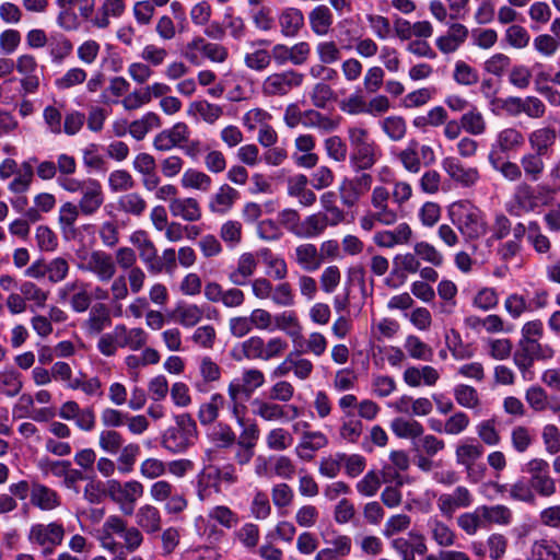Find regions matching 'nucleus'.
I'll use <instances>...</instances> for the list:
<instances>
[{
    "label": "nucleus",
    "mask_w": 560,
    "mask_h": 560,
    "mask_svg": "<svg viewBox=\"0 0 560 560\" xmlns=\"http://www.w3.org/2000/svg\"><path fill=\"white\" fill-rule=\"evenodd\" d=\"M447 214L453 225L467 242L477 241L489 231L486 212L468 200L451 203Z\"/></svg>",
    "instance_id": "nucleus-1"
},
{
    "label": "nucleus",
    "mask_w": 560,
    "mask_h": 560,
    "mask_svg": "<svg viewBox=\"0 0 560 560\" xmlns=\"http://www.w3.org/2000/svg\"><path fill=\"white\" fill-rule=\"evenodd\" d=\"M350 144V164L354 171L370 170L381 158L382 152L366 128L351 126L347 130Z\"/></svg>",
    "instance_id": "nucleus-2"
},
{
    "label": "nucleus",
    "mask_w": 560,
    "mask_h": 560,
    "mask_svg": "<svg viewBox=\"0 0 560 560\" xmlns=\"http://www.w3.org/2000/svg\"><path fill=\"white\" fill-rule=\"evenodd\" d=\"M197 439V425L195 420L187 413L175 417V425L170 427L162 435V446L173 453H184L194 445Z\"/></svg>",
    "instance_id": "nucleus-3"
},
{
    "label": "nucleus",
    "mask_w": 560,
    "mask_h": 560,
    "mask_svg": "<svg viewBox=\"0 0 560 560\" xmlns=\"http://www.w3.org/2000/svg\"><path fill=\"white\" fill-rule=\"evenodd\" d=\"M65 534V527L59 522L35 523L30 527L27 540L33 548L48 556L62 544Z\"/></svg>",
    "instance_id": "nucleus-4"
},
{
    "label": "nucleus",
    "mask_w": 560,
    "mask_h": 560,
    "mask_svg": "<svg viewBox=\"0 0 560 560\" xmlns=\"http://www.w3.org/2000/svg\"><path fill=\"white\" fill-rule=\"evenodd\" d=\"M107 490L112 500L119 505L120 511L126 515L133 513L136 502L144 493V487L138 480L120 482L112 479L107 482Z\"/></svg>",
    "instance_id": "nucleus-5"
},
{
    "label": "nucleus",
    "mask_w": 560,
    "mask_h": 560,
    "mask_svg": "<svg viewBox=\"0 0 560 560\" xmlns=\"http://www.w3.org/2000/svg\"><path fill=\"white\" fill-rule=\"evenodd\" d=\"M522 471L529 475L528 482L539 495L551 497L556 493V481L550 476V466L546 459L532 458L522 466Z\"/></svg>",
    "instance_id": "nucleus-6"
},
{
    "label": "nucleus",
    "mask_w": 560,
    "mask_h": 560,
    "mask_svg": "<svg viewBox=\"0 0 560 560\" xmlns=\"http://www.w3.org/2000/svg\"><path fill=\"white\" fill-rule=\"evenodd\" d=\"M303 82V73L294 69H287L267 75L261 84V93L268 97L285 96L292 90L300 88Z\"/></svg>",
    "instance_id": "nucleus-7"
},
{
    "label": "nucleus",
    "mask_w": 560,
    "mask_h": 560,
    "mask_svg": "<svg viewBox=\"0 0 560 560\" xmlns=\"http://www.w3.org/2000/svg\"><path fill=\"white\" fill-rule=\"evenodd\" d=\"M57 298L61 303H68L74 313L86 312L93 301L90 283L81 279L66 282L57 290Z\"/></svg>",
    "instance_id": "nucleus-8"
},
{
    "label": "nucleus",
    "mask_w": 560,
    "mask_h": 560,
    "mask_svg": "<svg viewBox=\"0 0 560 560\" xmlns=\"http://www.w3.org/2000/svg\"><path fill=\"white\" fill-rule=\"evenodd\" d=\"M325 547L319 549L314 560H347L352 552V538L337 529L322 534Z\"/></svg>",
    "instance_id": "nucleus-9"
},
{
    "label": "nucleus",
    "mask_w": 560,
    "mask_h": 560,
    "mask_svg": "<svg viewBox=\"0 0 560 560\" xmlns=\"http://www.w3.org/2000/svg\"><path fill=\"white\" fill-rule=\"evenodd\" d=\"M79 269L93 273L100 281H108L116 273V262L104 250H92L79 255Z\"/></svg>",
    "instance_id": "nucleus-10"
},
{
    "label": "nucleus",
    "mask_w": 560,
    "mask_h": 560,
    "mask_svg": "<svg viewBox=\"0 0 560 560\" xmlns=\"http://www.w3.org/2000/svg\"><path fill=\"white\" fill-rule=\"evenodd\" d=\"M538 207L539 201L535 188L525 182L514 187L511 197L504 203L505 211L514 218L534 212Z\"/></svg>",
    "instance_id": "nucleus-11"
},
{
    "label": "nucleus",
    "mask_w": 560,
    "mask_h": 560,
    "mask_svg": "<svg viewBox=\"0 0 560 560\" xmlns=\"http://www.w3.org/2000/svg\"><path fill=\"white\" fill-rule=\"evenodd\" d=\"M213 482L215 487L219 483L234 485L238 482L237 469L233 464H226L221 467L209 466L203 469L199 476L197 494L201 501L208 497L207 486Z\"/></svg>",
    "instance_id": "nucleus-12"
},
{
    "label": "nucleus",
    "mask_w": 560,
    "mask_h": 560,
    "mask_svg": "<svg viewBox=\"0 0 560 560\" xmlns=\"http://www.w3.org/2000/svg\"><path fill=\"white\" fill-rule=\"evenodd\" d=\"M441 166L448 178L459 187H472L480 179V174L477 167L463 163L456 156L444 158L441 162Z\"/></svg>",
    "instance_id": "nucleus-13"
},
{
    "label": "nucleus",
    "mask_w": 560,
    "mask_h": 560,
    "mask_svg": "<svg viewBox=\"0 0 560 560\" xmlns=\"http://www.w3.org/2000/svg\"><path fill=\"white\" fill-rule=\"evenodd\" d=\"M15 69L21 75L20 85L23 94H35L39 90L42 68L31 54H22L16 58Z\"/></svg>",
    "instance_id": "nucleus-14"
},
{
    "label": "nucleus",
    "mask_w": 560,
    "mask_h": 560,
    "mask_svg": "<svg viewBox=\"0 0 560 560\" xmlns=\"http://www.w3.org/2000/svg\"><path fill=\"white\" fill-rule=\"evenodd\" d=\"M190 137V129L186 122L178 121L172 127L163 129L153 138V148L156 151L168 152L175 148L182 149Z\"/></svg>",
    "instance_id": "nucleus-15"
},
{
    "label": "nucleus",
    "mask_w": 560,
    "mask_h": 560,
    "mask_svg": "<svg viewBox=\"0 0 560 560\" xmlns=\"http://www.w3.org/2000/svg\"><path fill=\"white\" fill-rule=\"evenodd\" d=\"M475 502L472 492L465 486H457L450 493H442L436 501L443 516L452 517L457 510L470 508Z\"/></svg>",
    "instance_id": "nucleus-16"
},
{
    "label": "nucleus",
    "mask_w": 560,
    "mask_h": 560,
    "mask_svg": "<svg viewBox=\"0 0 560 560\" xmlns=\"http://www.w3.org/2000/svg\"><path fill=\"white\" fill-rule=\"evenodd\" d=\"M413 237L411 226L401 222L390 230H378L373 234L372 241L380 248H394L409 245Z\"/></svg>",
    "instance_id": "nucleus-17"
},
{
    "label": "nucleus",
    "mask_w": 560,
    "mask_h": 560,
    "mask_svg": "<svg viewBox=\"0 0 560 560\" xmlns=\"http://www.w3.org/2000/svg\"><path fill=\"white\" fill-rule=\"evenodd\" d=\"M372 186V176L362 173L353 178H343L339 186V194L346 207H353Z\"/></svg>",
    "instance_id": "nucleus-18"
},
{
    "label": "nucleus",
    "mask_w": 560,
    "mask_h": 560,
    "mask_svg": "<svg viewBox=\"0 0 560 560\" xmlns=\"http://www.w3.org/2000/svg\"><path fill=\"white\" fill-rule=\"evenodd\" d=\"M265 382L266 377L262 371L256 368H248L244 369L240 376L232 378L228 388L246 398H250Z\"/></svg>",
    "instance_id": "nucleus-19"
},
{
    "label": "nucleus",
    "mask_w": 560,
    "mask_h": 560,
    "mask_svg": "<svg viewBox=\"0 0 560 560\" xmlns=\"http://www.w3.org/2000/svg\"><path fill=\"white\" fill-rule=\"evenodd\" d=\"M199 380L195 382V388L200 393H207L221 382L222 368L210 357L202 355L198 360Z\"/></svg>",
    "instance_id": "nucleus-20"
},
{
    "label": "nucleus",
    "mask_w": 560,
    "mask_h": 560,
    "mask_svg": "<svg viewBox=\"0 0 560 560\" xmlns=\"http://www.w3.org/2000/svg\"><path fill=\"white\" fill-rule=\"evenodd\" d=\"M525 400L529 408L541 413L547 410L552 413L560 412V396H550L546 389L539 385H532L525 390Z\"/></svg>",
    "instance_id": "nucleus-21"
},
{
    "label": "nucleus",
    "mask_w": 560,
    "mask_h": 560,
    "mask_svg": "<svg viewBox=\"0 0 560 560\" xmlns=\"http://www.w3.org/2000/svg\"><path fill=\"white\" fill-rule=\"evenodd\" d=\"M252 413L266 422H287L288 415L284 405L273 399L256 397L250 402Z\"/></svg>",
    "instance_id": "nucleus-22"
},
{
    "label": "nucleus",
    "mask_w": 560,
    "mask_h": 560,
    "mask_svg": "<svg viewBox=\"0 0 560 560\" xmlns=\"http://www.w3.org/2000/svg\"><path fill=\"white\" fill-rule=\"evenodd\" d=\"M537 348L538 341L520 339L517 349L513 353V362L525 381H530L534 377L532 368L536 361Z\"/></svg>",
    "instance_id": "nucleus-23"
},
{
    "label": "nucleus",
    "mask_w": 560,
    "mask_h": 560,
    "mask_svg": "<svg viewBox=\"0 0 560 560\" xmlns=\"http://www.w3.org/2000/svg\"><path fill=\"white\" fill-rule=\"evenodd\" d=\"M131 244L137 247L139 256L147 269L152 273L162 272V266L156 262L158 250L147 232L139 230L130 235Z\"/></svg>",
    "instance_id": "nucleus-24"
},
{
    "label": "nucleus",
    "mask_w": 560,
    "mask_h": 560,
    "mask_svg": "<svg viewBox=\"0 0 560 560\" xmlns=\"http://www.w3.org/2000/svg\"><path fill=\"white\" fill-rule=\"evenodd\" d=\"M258 250L256 253L245 252L240 255L235 268L229 272V280L234 285H245L248 283L257 270L259 262Z\"/></svg>",
    "instance_id": "nucleus-25"
},
{
    "label": "nucleus",
    "mask_w": 560,
    "mask_h": 560,
    "mask_svg": "<svg viewBox=\"0 0 560 560\" xmlns=\"http://www.w3.org/2000/svg\"><path fill=\"white\" fill-rule=\"evenodd\" d=\"M104 203V192L98 180L89 178L81 191V198L77 205L83 215L90 217L98 211Z\"/></svg>",
    "instance_id": "nucleus-26"
},
{
    "label": "nucleus",
    "mask_w": 560,
    "mask_h": 560,
    "mask_svg": "<svg viewBox=\"0 0 560 560\" xmlns=\"http://www.w3.org/2000/svg\"><path fill=\"white\" fill-rule=\"evenodd\" d=\"M315 138L312 135H299L294 140L295 152L292 154L294 163L304 168H312L318 163V155L313 152Z\"/></svg>",
    "instance_id": "nucleus-27"
},
{
    "label": "nucleus",
    "mask_w": 560,
    "mask_h": 560,
    "mask_svg": "<svg viewBox=\"0 0 560 560\" xmlns=\"http://www.w3.org/2000/svg\"><path fill=\"white\" fill-rule=\"evenodd\" d=\"M168 208L174 218H179L186 222H197L202 217L200 203L192 197H178L177 199H173Z\"/></svg>",
    "instance_id": "nucleus-28"
},
{
    "label": "nucleus",
    "mask_w": 560,
    "mask_h": 560,
    "mask_svg": "<svg viewBox=\"0 0 560 560\" xmlns=\"http://www.w3.org/2000/svg\"><path fill=\"white\" fill-rule=\"evenodd\" d=\"M270 45L268 39H257L249 43L252 51L245 54V66L254 71H265L271 65V55L266 49Z\"/></svg>",
    "instance_id": "nucleus-29"
},
{
    "label": "nucleus",
    "mask_w": 560,
    "mask_h": 560,
    "mask_svg": "<svg viewBox=\"0 0 560 560\" xmlns=\"http://www.w3.org/2000/svg\"><path fill=\"white\" fill-rule=\"evenodd\" d=\"M114 328L120 348L137 351L148 343L149 335L140 327L128 328L124 324H118Z\"/></svg>",
    "instance_id": "nucleus-30"
},
{
    "label": "nucleus",
    "mask_w": 560,
    "mask_h": 560,
    "mask_svg": "<svg viewBox=\"0 0 560 560\" xmlns=\"http://www.w3.org/2000/svg\"><path fill=\"white\" fill-rule=\"evenodd\" d=\"M468 28L459 23H453L444 35L435 39V45L443 54L456 51L467 39Z\"/></svg>",
    "instance_id": "nucleus-31"
},
{
    "label": "nucleus",
    "mask_w": 560,
    "mask_h": 560,
    "mask_svg": "<svg viewBox=\"0 0 560 560\" xmlns=\"http://www.w3.org/2000/svg\"><path fill=\"white\" fill-rule=\"evenodd\" d=\"M439 378V371L431 365L409 366L404 372V381L410 387L434 386Z\"/></svg>",
    "instance_id": "nucleus-32"
},
{
    "label": "nucleus",
    "mask_w": 560,
    "mask_h": 560,
    "mask_svg": "<svg viewBox=\"0 0 560 560\" xmlns=\"http://www.w3.org/2000/svg\"><path fill=\"white\" fill-rule=\"evenodd\" d=\"M557 140V130L552 126H542L528 135V143L532 151L548 156Z\"/></svg>",
    "instance_id": "nucleus-33"
},
{
    "label": "nucleus",
    "mask_w": 560,
    "mask_h": 560,
    "mask_svg": "<svg viewBox=\"0 0 560 560\" xmlns=\"http://www.w3.org/2000/svg\"><path fill=\"white\" fill-rule=\"evenodd\" d=\"M482 455V445L471 438L460 440L455 447L456 464L463 468L477 463Z\"/></svg>",
    "instance_id": "nucleus-34"
},
{
    "label": "nucleus",
    "mask_w": 560,
    "mask_h": 560,
    "mask_svg": "<svg viewBox=\"0 0 560 560\" xmlns=\"http://www.w3.org/2000/svg\"><path fill=\"white\" fill-rule=\"evenodd\" d=\"M223 115L220 105L212 104L206 100H197L189 103L187 107V116L195 120H203L213 125Z\"/></svg>",
    "instance_id": "nucleus-35"
},
{
    "label": "nucleus",
    "mask_w": 560,
    "mask_h": 560,
    "mask_svg": "<svg viewBox=\"0 0 560 560\" xmlns=\"http://www.w3.org/2000/svg\"><path fill=\"white\" fill-rule=\"evenodd\" d=\"M31 502L43 511H51L60 505V497L54 489L34 482L31 489Z\"/></svg>",
    "instance_id": "nucleus-36"
},
{
    "label": "nucleus",
    "mask_w": 560,
    "mask_h": 560,
    "mask_svg": "<svg viewBox=\"0 0 560 560\" xmlns=\"http://www.w3.org/2000/svg\"><path fill=\"white\" fill-rule=\"evenodd\" d=\"M238 191L228 184L221 185L209 199V209L212 213L225 214L229 212L236 199Z\"/></svg>",
    "instance_id": "nucleus-37"
},
{
    "label": "nucleus",
    "mask_w": 560,
    "mask_h": 560,
    "mask_svg": "<svg viewBox=\"0 0 560 560\" xmlns=\"http://www.w3.org/2000/svg\"><path fill=\"white\" fill-rule=\"evenodd\" d=\"M295 262L307 272H314L323 265L322 255L314 244L305 243L299 245L294 250Z\"/></svg>",
    "instance_id": "nucleus-38"
},
{
    "label": "nucleus",
    "mask_w": 560,
    "mask_h": 560,
    "mask_svg": "<svg viewBox=\"0 0 560 560\" xmlns=\"http://www.w3.org/2000/svg\"><path fill=\"white\" fill-rule=\"evenodd\" d=\"M278 22L284 37H295L304 25V15L301 10L289 7L280 12Z\"/></svg>",
    "instance_id": "nucleus-39"
},
{
    "label": "nucleus",
    "mask_w": 560,
    "mask_h": 560,
    "mask_svg": "<svg viewBox=\"0 0 560 560\" xmlns=\"http://www.w3.org/2000/svg\"><path fill=\"white\" fill-rule=\"evenodd\" d=\"M328 444L327 436L320 431L306 432L296 445V454L302 459H311L316 451Z\"/></svg>",
    "instance_id": "nucleus-40"
},
{
    "label": "nucleus",
    "mask_w": 560,
    "mask_h": 560,
    "mask_svg": "<svg viewBox=\"0 0 560 560\" xmlns=\"http://www.w3.org/2000/svg\"><path fill=\"white\" fill-rule=\"evenodd\" d=\"M36 159H30L22 162L21 168L14 174V178L9 183L8 190L13 195L26 194L34 180L33 163Z\"/></svg>",
    "instance_id": "nucleus-41"
},
{
    "label": "nucleus",
    "mask_w": 560,
    "mask_h": 560,
    "mask_svg": "<svg viewBox=\"0 0 560 560\" xmlns=\"http://www.w3.org/2000/svg\"><path fill=\"white\" fill-rule=\"evenodd\" d=\"M432 540L440 547L446 548L455 545L456 533L451 526L436 516H432L427 523Z\"/></svg>",
    "instance_id": "nucleus-42"
},
{
    "label": "nucleus",
    "mask_w": 560,
    "mask_h": 560,
    "mask_svg": "<svg viewBox=\"0 0 560 560\" xmlns=\"http://www.w3.org/2000/svg\"><path fill=\"white\" fill-rule=\"evenodd\" d=\"M112 324V318L109 311L104 304L94 305L85 322L83 323V328L90 335H98L105 328L109 327Z\"/></svg>",
    "instance_id": "nucleus-43"
},
{
    "label": "nucleus",
    "mask_w": 560,
    "mask_h": 560,
    "mask_svg": "<svg viewBox=\"0 0 560 560\" xmlns=\"http://www.w3.org/2000/svg\"><path fill=\"white\" fill-rule=\"evenodd\" d=\"M390 430L399 439L416 440L422 436L423 425L412 418L398 417L390 421Z\"/></svg>",
    "instance_id": "nucleus-44"
},
{
    "label": "nucleus",
    "mask_w": 560,
    "mask_h": 560,
    "mask_svg": "<svg viewBox=\"0 0 560 560\" xmlns=\"http://www.w3.org/2000/svg\"><path fill=\"white\" fill-rule=\"evenodd\" d=\"M162 126L161 117L154 112L144 113L139 119L130 122L128 132L137 141H141L153 129Z\"/></svg>",
    "instance_id": "nucleus-45"
},
{
    "label": "nucleus",
    "mask_w": 560,
    "mask_h": 560,
    "mask_svg": "<svg viewBox=\"0 0 560 560\" xmlns=\"http://www.w3.org/2000/svg\"><path fill=\"white\" fill-rule=\"evenodd\" d=\"M301 125L305 128H316L322 132H330L339 127L340 119L324 115L316 109L303 112Z\"/></svg>",
    "instance_id": "nucleus-46"
},
{
    "label": "nucleus",
    "mask_w": 560,
    "mask_h": 560,
    "mask_svg": "<svg viewBox=\"0 0 560 560\" xmlns=\"http://www.w3.org/2000/svg\"><path fill=\"white\" fill-rule=\"evenodd\" d=\"M528 560H560V545L551 538L534 540L529 548Z\"/></svg>",
    "instance_id": "nucleus-47"
},
{
    "label": "nucleus",
    "mask_w": 560,
    "mask_h": 560,
    "mask_svg": "<svg viewBox=\"0 0 560 560\" xmlns=\"http://www.w3.org/2000/svg\"><path fill=\"white\" fill-rule=\"evenodd\" d=\"M175 322L185 328L195 327L203 318V310L195 303H179L173 312Z\"/></svg>",
    "instance_id": "nucleus-48"
},
{
    "label": "nucleus",
    "mask_w": 560,
    "mask_h": 560,
    "mask_svg": "<svg viewBox=\"0 0 560 560\" xmlns=\"http://www.w3.org/2000/svg\"><path fill=\"white\" fill-rule=\"evenodd\" d=\"M285 332L293 342L301 338L302 327L294 311H283L275 314L273 331Z\"/></svg>",
    "instance_id": "nucleus-49"
},
{
    "label": "nucleus",
    "mask_w": 560,
    "mask_h": 560,
    "mask_svg": "<svg viewBox=\"0 0 560 560\" xmlns=\"http://www.w3.org/2000/svg\"><path fill=\"white\" fill-rule=\"evenodd\" d=\"M486 528L491 525L508 526L512 523L513 513L503 504L479 505Z\"/></svg>",
    "instance_id": "nucleus-50"
},
{
    "label": "nucleus",
    "mask_w": 560,
    "mask_h": 560,
    "mask_svg": "<svg viewBox=\"0 0 560 560\" xmlns=\"http://www.w3.org/2000/svg\"><path fill=\"white\" fill-rule=\"evenodd\" d=\"M226 398L220 394L214 393L210 396L209 400L203 402L198 411V419L202 425L213 424L218 422L220 411L224 408Z\"/></svg>",
    "instance_id": "nucleus-51"
},
{
    "label": "nucleus",
    "mask_w": 560,
    "mask_h": 560,
    "mask_svg": "<svg viewBox=\"0 0 560 560\" xmlns=\"http://www.w3.org/2000/svg\"><path fill=\"white\" fill-rule=\"evenodd\" d=\"M308 21L314 34L317 36H325L331 28L334 16L328 7L320 4L310 12Z\"/></svg>",
    "instance_id": "nucleus-52"
},
{
    "label": "nucleus",
    "mask_w": 560,
    "mask_h": 560,
    "mask_svg": "<svg viewBox=\"0 0 560 560\" xmlns=\"http://www.w3.org/2000/svg\"><path fill=\"white\" fill-rule=\"evenodd\" d=\"M258 256L262 259L266 266V275L275 280H283L288 276V265L285 260L272 254L269 248H260Z\"/></svg>",
    "instance_id": "nucleus-53"
},
{
    "label": "nucleus",
    "mask_w": 560,
    "mask_h": 560,
    "mask_svg": "<svg viewBox=\"0 0 560 560\" xmlns=\"http://www.w3.org/2000/svg\"><path fill=\"white\" fill-rule=\"evenodd\" d=\"M81 213V210L73 202L67 201L59 208L58 223L60 231L65 238L69 240L74 236L75 222Z\"/></svg>",
    "instance_id": "nucleus-54"
},
{
    "label": "nucleus",
    "mask_w": 560,
    "mask_h": 560,
    "mask_svg": "<svg viewBox=\"0 0 560 560\" xmlns=\"http://www.w3.org/2000/svg\"><path fill=\"white\" fill-rule=\"evenodd\" d=\"M212 184V178L207 173L197 168H187L180 177V185L184 189L208 192Z\"/></svg>",
    "instance_id": "nucleus-55"
},
{
    "label": "nucleus",
    "mask_w": 560,
    "mask_h": 560,
    "mask_svg": "<svg viewBox=\"0 0 560 560\" xmlns=\"http://www.w3.org/2000/svg\"><path fill=\"white\" fill-rule=\"evenodd\" d=\"M328 225H330V223L322 212L311 214L301 221L300 230H298V237H318L320 234H323Z\"/></svg>",
    "instance_id": "nucleus-56"
},
{
    "label": "nucleus",
    "mask_w": 560,
    "mask_h": 560,
    "mask_svg": "<svg viewBox=\"0 0 560 560\" xmlns=\"http://www.w3.org/2000/svg\"><path fill=\"white\" fill-rule=\"evenodd\" d=\"M209 425L207 435L218 447L229 448L235 444L236 434L230 424L219 421Z\"/></svg>",
    "instance_id": "nucleus-57"
},
{
    "label": "nucleus",
    "mask_w": 560,
    "mask_h": 560,
    "mask_svg": "<svg viewBox=\"0 0 560 560\" xmlns=\"http://www.w3.org/2000/svg\"><path fill=\"white\" fill-rule=\"evenodd\" d=\"M395 156L407 172L412 174L420 172L421 159L419 156V142L417 140H410L404 149L395 153Z\"/></svg>",
    "instance_id": "nucleus-58"
},
{
    "label": "nucleus",
    "mask_w": 560,
    "mask_h": 560,
    "mask_svg": "<svg viewBox=\"0 0 560 560\" xmlns=\"http://www.w3.org/2000/svg\"><path fill=\"white\" fill-rule=\"evenodd\" d=\"M524 143V137L521 131L515 128H505L501 130L492 144L490 153L495 151L509 152L518 149Z\"/></svg>",
    "instance_id": "nucleus-59"
},
{
    "label": "nucleus",
    "mask_w": 560,
    "mask_h": 560,
    "mask_svg": "<svg viewBox=\"0 0 560 560\" xmlns=\"http://www.w3.org/2000/svg\"><path fill=\"white\" fill-rule=\"evenodd\" d=\"M544 156L535 151L527 152L521 156V168L528 179L537 182L541 178L546 167Z\"/></svg>",
    "instance_id": "nucleus-60"
},
{
    "label": "nucleus",
    "mask_w": 560,
    "mask_h": 560,
    "mask_svg": "<svg viewBox=\"0 0 560 560\" xmlns=\"http://www.w3.org/2000/svg\"><path fill=\"white\" fill-rule=\"evenodd\" d=\"M136 522L147 533H155L161 528V513L151 504L140 506L136 513Z\"/></svg>",
    "instance_id": "nucleus-61"
},
{
    "label": "nucleus",
    "mask_w": 560,
    "mask_h": 560,
    "mask_svg": "<svg viewBox=\"0 0 560 560\" xmlns=\"http://www.w3.org/2000/svg\"><path fill=\"white\" fill-rule=\"evenodd\" d=\"M23 388L22 374L13 368L0 371V394L7 397H15Z\"/></svg>",
    "instance_id": "nucleus-62"
},
{
    "label": "nucleus",
    "mask_w": 560,
    "mask_h": 560,
    "mask_svg": "<svg viewBox=\"0 0 560 560\" xmlns=\"http://www.w3.org/2000/svg\"><path fill=\"white\" fill-rule=\"evenodd\" d=\"M22 295H24L26 303L31 302L30 311L35 313L37 308L46 306L48 300V292L39 288L32 281H24L19 287Z\"/></svg>",
    "instance_id": "nucleus-63"
},
{
    "label": "nucleus",
    "mask_w": 560,
    "mask_h": 560,
    "mask_svg": "<svg viewBox=\"0 0 560 560\" xmlns=\"http://www.w3.org/2000/svg\"><path fill=\"white\" fill-rule=\"evenodd\" d=\"M460 126L467 133L472 136H481L487 130L485 117L476 106H471L462 115Z\"/></svg>",
    "instance_id": "nucleus-64"
}]
</instances>
